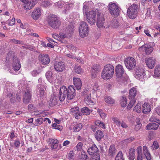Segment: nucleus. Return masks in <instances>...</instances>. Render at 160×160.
Segmentation results:
<instances>
[{"label":"nucleus","instance_id":"nucleus-1","mask_svg":"<svg viewBox=\"0 0 160 160\" xmlns=\"http://www.w3.org/2000/svg\"><path fill=\"white\" fill-rule=\"evenodd\" d=\"M8 61H12V66L13 71L12 70L9 71L12 74H17V72L18 71L21 67L20 62L18 60V58L14 55L13 52L9 51L7 55L6 59Z\"/></svg>","mask_w":160,"mask_h":160},{"label":"nucleus","instance_id":"nucleus-2","mask_svg":"<svg viewBox=\"0 0 160 160\" xmlns=\"http://www.w3.org/2000/svg\"><path fill=\"white\" fill-rule=\"evenodd\" d=\"M114 72V68L112 65H106L102 71L101 77L105 80L110 79L112 77Z\"/></svg>","mask_w":160,"mask_h":160},{"label":"nucleus","instance_id":"nucleus-3","mask_svg":"<svg viewBox=\"0 0 160 160\" xmlns=\"http://www.w3.org/2000/svg\"><path fill=\"white\" fill-rule=\"evenodd\" d=\"M116 76L117 78H121L120 81L122 83L127 81V78L124 73V69L122 66L118 64L115 68Z\"/></svg>","mask_w":160,"mask_h":160},{"label":"nucleus","instance_id":"nucleus-4","mask_svg":"<svg viewBox=\"0 0 160 160\" xmlns=\"http://www.w3.org/2000/svg\"><path fill=\"white\" fill-rule=\"evenodd\" d=\"M79 32L80 36L82 38L87 37L89 32L88 25L87 23L82 21L80 24L79 28Z\"/></svg>","mask_w":160,"mask_h":160},{"label":"nucleus","instance_id":"nucleus-5","mask_svg":"<svg viewBox=\"0 0 160 160\" xmlns=\"http://www.w3.org/2000/svg\"><path fill=\"white\" fill-rule=\"evenodd\" d=\"M49 25L52 28H57L60 25V22L55 15L51 14L48 17V20Z\"/></svg>","mask_w":160,"mask_h":160},{"label":"nucleus","instance_id":"nucleus-6","mask_svg":"<svg viewBox=\"0 0 160 160\" xmlns=\"http://www.w3.org/2000/svg\"><path fill=\"white\" fill-rule=\"evenodd\" d=\"M138 8L137 5L133 4L128 8L127 13L130 18L133 19L136 18L138 13Z\"/></svg>","mask_w":160,"mask_h":160},{"label":"nucleus","instance_id":"nucleus-7","mask_svg":"<svg viewBox=\"0 0 160 160\" xmlns=\"http://www.w3.org/2000/svg\"><path fill=\"white\" fill-rule=\"evenodd\" d=\"M108 9L110 13L112 16L116 17L118 16L120 10L118 6L115 3H110L108 6Z\"/></svg>","mask_w":160,"mask_h":160},{"label":"nucleus","instance_id":"nucleus-8","mask_svg":"<svg viewBox=\"0 0 160 160\" xmlns=\"http://www.w3.org/2000/svg\"><path fill=\"white\" fill-rule=\"evenodd\" d=\"M126 67L128 69L131 70L134 68L136 64V60L132 57H128L124 61Z\"/></svg>","mask_w":160,"mask_h":160},{"label":"nucleus","instance_id":"nucleus-9","mask_svg":"<svg viewBox=\"0 0 160 160\" xmlns=\"http://www.w3.org/2000/svg\"><path fill=\"white\" fill-rule=\"evenodd\" d=\"M65 88V92L68 99L71 100L75 97L76 94L75 93V89L73 86H69L67 89L66 86H64Z\"/></svg>","mask_w":160,"mask_h":160},{"label":"nucleus","instance_id":"nucleus-10","mask_svg":"<svg viewBox=\"0 0 160 160\" xmlns=\"http://www.w3.org/2000/svg\"><path fill=\"white\" fill-rule=\"evenodd\" d=\"M97 26L98 28H107L108 27L107 25L106 24L105 18L103 14L99 13L97 14Z\"/></svg>","mask_w":160,"mask_h":160},{"label":"nucleus","instance_id":"nucleus-11","mask_svg":"<svg viewBox=\"0 0 160 160\" xmlns=\"http://www.w3.org/2000/svg\"><path fill=\"white\" fill-rule=\"evenodd\" d=\"M86 13L88 22L92 25L94 24L96 22V12L91 11Z\"/></svg>","mask_w":160,"mask_h":160},{"label":"nucleus","instance_id":"nucleus-12","mask_svg":"<svg viewBox=\"0 0 160 160\" xmlns=\"http://www.w3.org/2000/svg\"><path fill=\"white\" fill-rule=\"evenodd\" d=\"M7 96L10 98V102L12 103H14L16 101L19 102L21 100L20 95L19 94L15 95V93L11 91L7 92Z\"/></svg>","mask_w":160,"mask_h":160},{"label":"nucleus","instance_id":"nucleus-13","mask_svg":"<svg viewBox=\"0 0 160 160\" xmlns=\"http://www.w3.org/2000/svg\"><path fill=\"white\" fill-rule=\"evenodd\" d=\"M146 65L150 69H152L155 66L156 59L153 57L146 58L145 59Z\"/></svg>","mask_w":160,"mask_h":160},{"label":"nucleus","instance_id":"nucleus-14","mask_svg":"<svg viewBox=\"0 0 160 160\" xmlns=\"http://www.w3.org/2000/svg\"><path fill=\"white\" fill-rule=\"evenodd\" d=\"M39 60L43 64H48L50 62V59L48 56L47 54H40L39 56Z\"/></svg>","mask_w":160,"mask_h":160},{"label":"nucleus","instance_id":"nucleus-15","mask_svg":"<svg viewBox=\"0 0 160 160\" xmlns=\"http://www.w3.org/2000/svg\"><path fill=\"white\" fill-rule=\"evenodd\" d=\"M54 67L55 70L58 72H62L65 68V65L62 62H56Z\"/></svg>","mask_w":160,"mask_h":160},{"label":"nucleus","instance_id":"nucleus-16","mask_svg":"<svg viewBox=\"0 0 160 160\" xmlns=\"http://www.w3.org/2000/svg\"><path fill=\"white\" fill-rule=\"evenodd\" d=\"M31 98V94L29 90L25 91L23 95V101L24 103L28 104L30 101Z\"/></svg>","mask_w":160,"mask_h":160},{"label":"nucleus","instance_id":"nucleus-17","mask_svg":"<svg viewBox=\"0 0 160 160\" xmlns=\"http://www.w3.org/2000/svg\"><path fill=\"white\" fill-rule=\"evenodd\" d=\"M91 71L92 76V78H95L97 75V73L99 72L101 69V68L98 64H95L92 68Z\"/></svg>","mask_w":160,"mask_h":160},{"label":"nucleus","instance_id":"nucleus-18","mask_svg":"<svg viewBox=\"0 0 160 160\" xmlns=\"http://www.w3.org/2000/svg\"><path fill=\"white\" fill-rule=\"evenodd\" d=\"M65 90L64 86H63L60 88L58 95L59 99L60 101H63L66 97V95Z\"/></svg>","mask_w":160,"mask_h":160},{"label":"nucleus","instance_id":"nucleus-19","mask_svg":"<svg viewBox=\"0 0 160 160\" xmlns=\"http://www.w3.org/2000/svg\"><path fill=\"white\" fill-rule=\"evenodd\" d=\"M145 75L144 70L142 68H138L136 71L135 77L137 79L142 78Z\"/></svg>","mask_w":160,"mask_h":160},{"label":"nucleus","instance_id":"nucleus-20","mask_svg":"<svg viewBox=\"0 0 160 160\" xmlns=\"http://www.w3.org/2000/svg\"><path fill=\"white\" fill-rule=\"evenodd\" d=\"M41 11L40 8H37L34 10L32 14V17L34 20H37L40 16Z\"/></svg>","mask_w":160,"mask_h":160},{"label":"nucleus","instance_id":"nucleus-21","mask_svg":"<svg viewBox=\"0 0 160 160\" xmlns=\"http://www.w3.org/2000/svg\"><path fill=\"white\" fill-rule=\"evenodd\" d=\"M137 90L135 88H131L129 91L128 97L129 100L135 99V97L137 94Z\"/></svg>","mask_w":160,"mask_h":160},{"label":"nucleus","instance_id":"nucleus-22","mask_svg":"<svg viewBox=\"0 0 160 160\" xmlns=\"http://www.w3.org/2000/svg\"><path fill=\"white\" fill-rule=\"evenodd\" d=\"M151 109V106L149 103H144L142 105V112L145 114L149 113Z\"/></svg>","mask_w":160,"mask_h":160},{"label":"nucleus","instance_id":"nucleus-23","mask_svg":"<svg viewBox=\"0 0 160 160\" xmlns=\"http://www.w3.org/2000/svg\"><path fill=\"white\" fill-rule=\"evenodd\" d=\"M93 4V2L91 1L85 2L83 3V11L84 14L86 13L87 12L89 8L91 7Z\"/></svg>","mask_w":160,"mask_h":160},{"label":"nucleus","instance_id":"nucleus-24","mask_svg":"<svg viewBox=\"0 0 160 160\" xmlns=\"http://www.w3.org/2000/svg\"><path fill=\"white\" fill-rule=\"evenodd\" d=\"M73 83L77 90H80L82 86L81 80L78 78H73Z\"/></svg>","mask_w":160,"mask_h":160},{"label":"nucleus","instance_id":"nucleus-25","mask_svg":"<svg viewBox=\"0 0 160 160\" xmlns=\"http://www.w3.org/2000/svg\"><path fill=\"white\" fill-rule=\"evenodd\" d=\"M50 143L49 145L52 149H55L58 147V140L56 139H50L49 140Z\"/></svg>","mask_w":160,"mask_h":160},{"label":"nucleus","instance_id":"nucleus-26","mask_svg":"<svg viewBox=\"0 0 160 160\" xmlns=\"http://www.w3.org/2000/svg\"><path fill=\"white\" fill-rule=\"evenodd\" d=\"M158 127V124L154 122H151L148 124L146 126V129L147 130H156Z\"/></svg>","mask_w":160,"mask_h":160},{"label":"nucleus","instance_id":"nucleus-27","mask_svg":"<svg viewBox=\"0 0 160 160\" xmlns=\"http://www.w3.org/2000/svg\"><path fill=\"white\" fill-rule=\"evenodd\" d=\"M98 150V149L96 145H94L88 149V152L89 154L92 155L97 153Z\"/></svg>","mask_w":160,"mask_h":160},{"label":"nucleus","instance_id":"nucleus-28","mask_svg":"<svg viewBox=\"0 0 160 160\" xmlns=\"http://www.w3.org/2000/svg\"><path fill=\"white\" fill-rule=\"evenodd\" d=\"M20 0L24 3L23 5V6L24 9L26 10H28L32 8V6L30 5V2L29 1H27L28 0Z\"/></svg>","mask_w":160,"mask_h":160},{"label":"nucleus","instance_id":"nucleus-29","mask_svg":"<svg viewBox=\"0 0 160 160\" xmlns=\"http://www.w3.org/2000/svg\"><path fill=\"white\" fill-rule=\"evenodd\" d=\"M142 47L144 48L145 52L147 54H150L153 50V47L150 45H148L147 44H145L142 46Z\"/></svg>","mask_w":160,"mask_h":160},{"label":"nucleus","instance_id":"nucleus-30","mask_svg":"<svg viewBox=\"0 0 160 160\" xmlns=\"http://www.w3.org/2000/svg\"><path fill=\"white\" fill-rule=\"evenodd\" d=\"M95 138L98 141H100L104 137L103 134L101 130H97L95 134Z\"/></svg>","mask_w":160,"mask_h":160},{"label":"nucleus","instance_id":"nucleus-31","mask_svg":"<svg viewBox=\"0 0 160 160\" xmlns=\"http://www.w3.org/2000/svg\"><path fill=\"white\" fill-rule=\"evenodd\" d=\"M137 160H142L143 158V154L142 152V148L141 146L138 147L137 149Z\"/></svg>","mask_w":160,"mask_h":160},{"label":"nucleus","instance_id":"nucleus-32","mask_svg":"<svg viewBox=\"0 0 160 160\" xmlns=\"http://www.w3.org/2000/svg\"><path fill=\"white\" fill-rule=\"evenodd\" d=\"M74 26L72 23H70L66 28L65 31L68 33L70 34V35L72 36L74 31Z\"/></svg>","mask_w":160,"mask_h":160},{"label":"nucleus","instance_id":"nucleus-33","mask_svg":"<svg viewBox=\"0 0 160 160\" xmlns=\"http://www.w3.org/2000/svg\"><path fill=\"white\" fill-rule=\"evenodd\" d=\"M94 99L91 98L90 96L87 95L85 98V101L87 104L92 105L93 104Z\"/></svg>","mask_w":160,"mask_h":160},{"label":"nucleus","instance_id":"nucleus-34","mask_svg":"<svg viewBox=\"0 0 160 160\" xmlns=\"http://www.w3.org/2000/svg\"><path fill=\"white\" fill-rule=\"evenodd\" d=\"M71 36L70 35V34L68 33L66 31L65 32H61L59 33V37L62 39H69Z\"/></svg>","mask_w":160,"mask_h":160},{"label":"nucleus","instance_id":"nucleus-35","mask_svg":"<svg viewBox=\"0 0 160 160\" xmlns=\"http://www.w3.org/2000/svg\"><path fill=\"white\" fill-rule=\"evenodd\" d=\"M135 150L133 148H131L129 150L128 159L129 160H134L135 158Z\"/></svg>","mask_w":160,"mask_h":160},{"label":"nucleus","instance_id":"nucleus-36","mask_svg":"<svg viewBox=\"0 0 160 160\" xmlns=\"http://www.w3.org/2000/svg\"><path fill=\"white\" fill-rule=\"evenodd\" d=\"M37 87L38 89L39 90L40 96L42 97L44 96L45 93L44 90L45 87L44 86L42 85L41 86V85H38Z\"/></svg>","mask_w":160,"mask_h":160},{"label":"nucleus","instance_id":"nucleus-37","mask_svg":"<svg viewBox=\"0 0 160 160\" xmlns=\"http://www.w3.org/2000/svg\"><path fill=\"white\" fill-rule=\"evenodd\" d=\"M118 25V22L116 19H114L113 20L111 21L110 24L107 25V26H108V27H111L114 28L117 27Z\"/></svg>","mask_w":160,"mask_h":160},{"label":"nucleus","instance_id":"nucleus-38","mask_svg":"<svg viewBox=\"0 0 160 160\" xmlns=\"http://www.w3.org/2000/svg\"><path fill=\"white\" fill-rule=\"evenodd\" d=\"M149 121L151 122H156L160 125V120L157 118L155 114L153 113L151 117L149 119Z\"/></svg>","mask_w":160,"mask_h":160},{"label":"nucleus","instance_id":"nucleus-39","mask_svg":"<svg viewBox=\"0 0 160 160\" xmlns=\"http://www.w3.org/2000/svg\"><path fill=\"white\" fill-rule=\"evenodd\" d=\"M104 98L105 102L107 103L112 104L114 102V100L109 96H106Z\"/></svg>","mask_w":160,"mask_h":160},{"label":"nucleus","instance_id":"nucleus-40","mask_svg":"<svg viewBox=\"0 0 160 160\" xmlns=\"http://www.w3.org/2000/svg\"><path fill=\"white\" fill-rule=\"evenodd\" d=\"M82 123H79L76 125L73 128V131L74 132H79L82 128Z\"/></svg>","mask_w":160,"mask_h":160},{"label":"nucleus","instance_id":"nucleus-41","mask_svg":"<svg viewBox=\"0 0 160 160\" xmlns=\"http://www.w3.org/2000/svg\"><path fill=\"white\" fill-rule=\"evenodd\" d=\"M43 120L42 118H38L35 120L33 127H35L37 126H39L43 123Z\"/></svg>","mask_w":160,"mask_h":160},{"label":"nucleus","instance_id":"nucleus-42","mask_svg":"<svg viewBox=\"0 0 160 160\" xmlns=\"http://www.w3.org/2000/svg\"><path fill=\"white\" fill-rule=\"evenodd\" d=\"M127 99L125 97L122 96L120 104L122 107H125L127 104Z\"/></svg>","mask_w":160,"mask_h":160},{"label":"nucleus","instance_id":"nucleus-43","mask_svg":"<svg viewBox=\"0 0 160 160\" xmlns=\"http://www.w3.org/2000/svg\"><path fill=\"white\" fill-rule=\"evenodd\" d=\"M81 112L83 115H88L90 113V110L86 107H84L81 109Z\"/></svg>","mask_w":160,"mask_h":160},{"label":"nucleus","instance_id":"nucleus-44","mask_svg":"<svg viewBox=\"0 0 160 160\" xmlns=\"http://www.w3.org/2000/svg\"><path fill=\"white\" fill-rule=\"evenodd\" d=\"M154 75L155 77L160 76V66H156L154 70Z\"/></svg>","mask_w":160,"mask_h":160},{"label":"nucleus","instance_id":"nucleus-45","mask_svg":"<svg viewBox=\"0 0 160 160\" xmlns=\"http://www.w3.org/2000/svg\"><path fill=\"white\" fill-rule=\"evenodd\" d=\"M115 153V149L113 146H110L109 150V154L110 156H112Z\"/></svg>","mask_w":160,"mask_h":160},{"label":"nucleus","instance_id":"nucleus-46","mask_svg":"<svg viewBox=\"0 0 160 160\" xmlns=\"http://www.w3.org/2000/svg\"><path fill=\"white\" fill-rule=\"evenodd\" d=\"M88 156L84 152H83L79 156V160H87Z\"/></svg>","mask_w":160,"mask_h":160},{"label":"nucleus","instance_id":"nucleus-47","mask_svg":"<svg viewBox=\"0 0 160 160\" xmlns=\"http://www.w3.org/2000/svg\"><path fill=\"white\" fill-rule=\"evenodd\" d=\"M40 4L43 7H47L50 5V2L48 0H42Z\"/></svg>","mask_w":160,"mask_h":160},{"label":"nucleus","instance_id":"nucleus-48","mask_svg":"<svg viewBox=\"0 0 160 160\" xmlns=\"http://www.w3.org/2000/svg\"><path fill=\"white\" fill-rule=\"evenodd\" d=\"M115 160H124L122 152L120 151L116 157Z\"/></svg>","mask_w":160,"mask_h":160},{"label":"nucleus","instance_id":"nucleus-49","mask_svg":"<svg viewBox=\"0 0 160 160\" xmlns=\"http://www.w3.org/2000/svg\"><path fill=\"white\" fill-rule=\"evenodd\" d=\"M121 42L120 41H116L113 44V45L117 49H120L122 47V44L121 45Z\"/></svg>","mask_w":160,"mask_h":160},{"label":"nucleus","instance_id":"nucleus-50","mask_svg":"<svg viewBox=\"0 0 160 160\" xmlns=\"http://www.w3.org/2000/svg\"><path fill=\"white\" fill-rule=\"evenodd\" d=\"M141 104H137L133 108V111L137 112L140 113L141 112Z\"/></svg>","mask_w":160,"mask_h":160},{"label":"nucleus","instance_id":"nucleus-51","mask_svg":"<svg viewBox=\"0 0 160 160\" xmlns=\"http://www.w3.org/2000/svg\"><path fill=\"white\" fill-rule=\"evenodd\" d=\"M95 124L96 126H98L102 128H105V125L102 122L99 121V120H97L95 122Z\"/></svg>","mask_w":160,"mask_h":160},{"label":"nucleus","instance_id":"nucleus-52","mask_svg":"<svg viewBox=\"0 0 160 160\" xmlns=\"http://www.w3.org/2000/svg\"><path fill=\"white\" fill-rule=\"evenodd\" d=\"M67 47L72 51V52H75L77 50L76 48L72 44H68L66 46Z\"/></svg>","mask_w":160,"mask_h":160},{"label":"nucleus","instance_id":"nucleus-53","mask_svg":"<svg viewBox=\"0 0 160 160\" xmlns=\"http://www.w3.org/2000/svg\"><path fill=\"white\" fill-rule=\"evenodd\" d=\"M51 42H49L50 43H48L47 44V46L48 47L53 48L54 46H57L58 43L56 42H55L54 41H51Z\"/></svg>","mask_w":160,"mask_h":160},{"label":"nucleus","instance_id":"nucleus-54","mask_svg":"<svg viewBox=\"0 0 160 160\" xmlns=\"http://www.w3.org/2000/svg\"><path fill=\"white\" fill-rule=\"evenodd\" d=\"M46 77L48 81H50L52 78V73L50 71L47 72Z\"/></svg>","mask_w":160,"mask_h":160},{"label":"nucleus","instance_id":"nucleus-55","mask_svg":"<svg viewBox=\"0 0 160 160\" xmlns=\"http://www.w3.org/2000/svg\"><path fill=\"white\" fill-rule=\"evenodd\" d=\"M98 112L102 118H105L106 114L103 112L102 109H99L98 110Z\"/></svg>","mask_w":160,"mask_h":160},{"label":"nucleus","instance_id":"nucleus-56","mask_svg":"<svg viewBox=\"0 0 160 160\" xmlns=\"http://www.w3.org/2000/svg\"><path fill=\"white\" fill-rule=\"evenodd\" d=\"M52 126L54 129L58 130L60 131L62 129V126H60L59 125H58L56 123H54L52 125Z\"/></svg>","mask_w":160,"mask_h":160},{"label":"nucleus","instance_id":"nucleus-57","mask_svg":"<svg viewBox=\"0 0 160 160\" xmlns=\"http://www.w3.org/2000/svg\"><path fill=\"white\" fill-rule=\"evenodd\" d=\"M130 102L128 105V108L130 109L136 102L135 99L130 100Z\"/></svg>","mask_w":160,"mask_h":160},{"label":"nucleus","instance_id":"nucleus-58","mask_svg":"<svg viewBox=\"0 0 160 160\" xmlns=\"http://www.w3.org/2000/svg\"><path fill=\"white\" fill-rule=\"evenodd\" d=\"M79 110V108L78 107H76L72 108L71 109V111L73 114H75L76 113H78V111Z\"/></svg>","mask_w":160,"mask_h":160},{"label":"nucleus","instance_id":"nucleus-59","mask_svg":"<svg viewBox=\"0 0 160 160\" xmlns=\"http://www.w3.org/2000/svg\"><path fill=\"white\" fill-rule=\"evenodd\" d=\"M83 145V144L81 142H79L78 144L76 147V148L78 151H80L81 150L82 148Z\"/></svg>","mask_w":160,"mask_h":160},{"label":"nucleus","instance_id":"nucleus-60","mask_svg":"<svg viewBox=\"0 0 160 160\" xmlns=\"http://www.w3.org/2000/svg\"><path fill=\"white\" fill-rule=\"evenodd\" d=\"M75 69V72L78 74H80L82 71V69L80 66H76Z\"/></svg>","mask_w":160,"mask_h":160},{"label":"nucleus","instance_id":"nucleus-61","mask_svg":"<svg viewBox=\"0 0 160 160\" xmlns=\"http://www.w3.org/2000/svg\"><path fill=\"white\" fill-rule=\"evenodd\" d=\"M57 103V99L56 98H53L52 99L51 106H53L56 105Z\"/></svg>","mask_w":160,"mask_h":160},{"label":"nucleus","instance_id":"nucleus-62","mask_svg":"<svg viewBox=\"0 0 160 160\" xmlns=\"http://www.w3.org/2000/svg\"><path fill=\"white\" fill-rule=\"evenodd\" d=\"M90 160H100V156L97 154L94 155Z\"/></svg>","mask_w":160,"mask_h":160},{"label":"nucleus","instance_id":"nucleus-63","mask_svg":"<svg viewBox=\"0 0 160 160\" xmlns=\"http://www.w3.org/2000/svg\"><path fill=\"white\" fill-rule=\"evenodd\" d=\"M152 147L153 148L155 149H157L158 148V143L157 141H154L153 145H152Z\"/></svg>","mask_w":160,"mask_h":160},{"label":"nucleus","instance_id":"nucleus-64","mask_svg":"<svg viewBox=\"0 0 160 160\" xmlns=\"http://www.w3.org/2000/svg\"><path fill=\"white\" fill-rule=\"evenodd\" d=\"M15 22V18H13L12 19L9 21L8 25L10 26H12L14 24Z\"/></svg>","mask_w":160,"mask_h":160}]
</instances>
